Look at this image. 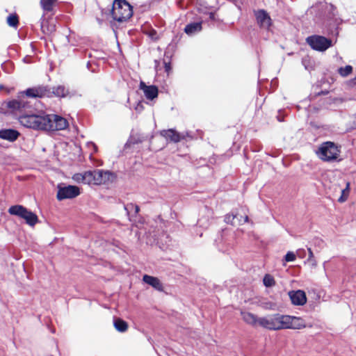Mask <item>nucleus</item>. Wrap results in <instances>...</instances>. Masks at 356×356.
<instances>
[{
    "label": "nucleus",
    "instance_id": "f257e3e1",
    "mask_svg": "<svg viewBox=\"0 0 356 356\" xmlns=\"http://www.w3.org/2000/svg\"><path fill=\"white\" fill-rule=\"evenodd\" d=\"M44 97H51V90L47 87L39 86L30 88L20 92L17 99L7 102L6 106L10 113L17 114L18 112H22L29 105L30 102L26 99V97L42 98Z\"/></svg>",
    "mask_w": 356,
    "mask_h": 356
},
{
    "label": "nucleus",
    "instance_id": "f03ea898",
    "mask_svg": "<svg viewBox=\"0 0 356 356\" xmlns=\"http://www.w3.org/2000/svg\"><path fill=\"white\" fill-rule=\"evenodd\" d=\"M29 105L25 108L22 112H18L17 114L12 113L19 118V121L22 125L25 127L33 129L44 130L47 129L49 124L47 119H45V115L38 111L37 113L31 111H27Z\"/></svg>",
    "mask_w": 356,
    "mask_h": 356
},
{
    "label": "nucleus",
    "instance_id": "7ed1b4c3",
    "mask_svg": "<svg viewBox=\"0 0 356 356\" xmlns=\"http://www.w3.org/2000/svg\"><path fill=\"white\" fill-rule=\"evenodd\" d=\"M290 318L288 315L275 314L266 317H260L258 325L270 330H279L290 327Z\"/></svg>",
    "mask_w": 356,
    "mask_h": 356
},
{
    "label": "nucleus",
    "instance_id": "20e7f679",
    "mask_svg": "<svg viewBox=\"0 0 356 356\" xmlns=\"http://www.w3.org/2000/svg\"><path fill=\"white\" fill-rule=\"evenodd\" d=\"M341 147L334 142L327 141L320 145L316 150V154L321 161L325 162H333L338 160Z\"/></svg>",
    "mask_w": 356,
    "mask_h": 356
},
{
    "label": "nucleus",
    "instance_id": "39448f33",
    "mask_svg": "<svg viewBox=\"0 0 356 356\" xmlns=\"http://www.w3.org/2000/svg\"><path fill=\"white\" fill-rule=\"evenodd\" d=\"M111 15L114 20L122 22L128 20L133 15L131 6L125 0H115Z\"/></svg>",
    "mask_w": 356,
    "mask_h": 356
},
{
    "label": "nucleus",
    "instance_id": "423d86ee",
    "mask_svg": "<svg viewBox=\"0 0 356 356\" xmlns=\"http://www.w3.org/2000/svg\"><path fill=\"white\" fill-rule=\"evenodd\" d=\"M8 213L10 215L18 216L25 220L26 223L29 226L33 227L38 222V218L35 213L28 210L22 205L11 206L8 209Z\"/></svg>",
    "mask_w": 356,
    "mask_h": 356
},
{
    "label": "nucleus",
    "instance_id": "0eeeda50",
    "mask_svg": "<svg viewBox=\"0 0 356 356\" xmlns=\"http://www.w3.org/2000/svg\"><path fill=\"white\" fill-rule=\"evenodd\" d=\"M306 42L312 49L318 51H325L334 44L331 39L319 35L307 37Z\"/></svg>",
    "mask_w": 356,
    "mask_h": 356
},
{
    "label": "nucleus",
    "instance_id": "6e6552de",
    "mask_svg": "<svg viewBox=\"0 0 356 356\" xmlns=\"http://www.w3.org/2000/svg\"><path fill=\"white\" fill-rule=\"evenodd\" d=\"M89 184H105L113 178V174L103 170H90Z\"/></svg>",
    "mask_w": 356,
    "mask_h": 356
},
{
    "label": "nucleus",
    "instance_id": "1a4fd4ad",
    "mask_svg": "<svg viewBox=\"0 0 356 356\" xmlns=\"http://www.w3.org/2000/svg\"><path fill=\"white\" fill-rule=\"evenodd\" d=\"M45 119L49 122V126L44 131H62L69 126L67 120L58 115H47Z\"/></svg>",
    "mask_w": 356,
    "mask_h": 356
},
{
    "label": "nucleus",
    "instance_id": "9d476101",
    "mask_svg": "<svg viewBox=\"0 0 356 356\" xmlns=\"http://www.w3.org/2000/svg\"><path fill=\"white\" fill-rule=\"evenodd\" d=\"M80 194V189L76 186H58L57 199L63 200L65 199H72Z\"/></svg>",
    "mask_w": 356,
    "mask_h": 356
},
{
    "label": "nucleus",
    "instance_id": "9b49d317",
    "mask_svg": "<svg viewBox=\"0 0 356 356\" xmlns=\"http://www.w3.org/2000/svg\"><path fill=\"white\" fill-rule=\"evenodd\" d=\"M255 17L257 22L261 28L268 29L271 26V19L265 10H259L256 11Z\"/></svg>",
    "mask_w": 356,
    "mask_h": 356
},
{
    "label": "nucleus",
    "instance_id": "f8f14e48",
    "mask_svg": "<svg viewBox=\"0 0 356 356\" xmlns=\"http://www.w3.org/2000/svg\"><path fill=\"white\" fill-rule=\"evenodd\" d=\"M289 296L294 305H304L307 302L306 294L302 290L289 291Z\"/></svg>",
    "mask_w": 356,
    "mask_h": 356
},
{
    "label": "nucleus",
    "instance_id": "ddd939ff",
    "mask_svg": "<svg viewBox=\"0 0 356 356\" xmlns=\"http://www.w3.org/2000/svg\"><path fill=\"white\" fill-rule=\"evenodd\" d=\"M140 89L143 90L145 97L149 100H153L158 96V88L155 86H147L144 82H140Z\"/></svg>",
    "mask_w": 356,
    "mask_h": 356
},
{
    "label": "nucleus",
    "instance_id": "4468645a",
    "mask_svg": "<svg viewBox=\"0 0 356 356\" xmlns=\"http://www.w3.org/2000/svg\"><path fill=\"white\" fill-rule=\"evenodd\" d=\"M241 315L247 324L253 327L258 325L259 318L257 315L249 312H241Z\"/></svg>",
    "mask_w": 356,
    "mask_h": 356
},
{
    "label": "nucleus",
    "instance_id": "2eb2a0df",
    "mask_svg": "<svg viewBox=\"0 0 356 356\" xmlns=\"http://www.w3.org/2000/svg\"><path fill=\"white\" fill-rule=\"evenodd\" d=\"M143 280L146 284L152 286L156 290H159V291L163 290L162 284H161V281L157 277L150 276L148 275H145L143 277Z\"/></svg>",
    "mask_w": 356,
    "mask_h": 356
},
{
    "label": "nucleus",
    "instance_id": "dca6fc26",
    "mask_svg": "<svg viewBox=\"0 0 356 356\" xmlns=\"http://www.w3.org/2000/svg\"><path fill=\"white\" fill-rule=\"evenodd\" d=\"M288 317L290 318L289 321L291 326L284 327V329H300L305 327L303 321L300 318L291 316H288Z\"/></svg>",
    "mask_w": 356,
    "mask_h": 356
},
{
    "label": "nucleus",
    "instance_id": "f3484780",
    "mask_svg": "<svg viewBox=\"0 0 356 356\" xmlns=\"http://www.w3.org/2000/svg\"><path fill=\"white\" fill-rule=\"evenodd\" d=\"M124 210L127 212V215L128 216L129 220L131 221V218L138 214L140 211V208L135 204L128 203L124 205Z\"/></svg>",
    "mask_w": 356,
    "mask_h": 356
},
{
    "label": "nucleus",
    "instance_id": "a211bd4d",
    "mask_svg": "<svg viewBox=\"0 0 356 356\" xmlns=\"http://www.w3.org/2000/svg\"><path fill=\"white\" fill-rule=\"evenodd\" d=\"M202 30L201 22H193L186 26L184 31L188 35H193Z\"/></svg>",
    "mask_w": 356,
    "mask_h": 356
},
{
    "label": "nucleus",
    "instance_id": "6ab92c4d",
    "mask_svg": "<svg viewBox=\"0 0 356 356\" xmlns=\"http://www.w3.org/2000/svg\"><path fill=\"white\" fill-rule=\"evenodd\" d=\"M68 94V89H67L63 86H58L56 87H54L53 88L52 91H51V97L52 96V95H54L56 97H65L67 96Z\"/></svg>",
    "mask_w": 356,
    "mask_h": 356
},
{
    "label": "nucleus",
    "instance_id": "aec40b11",
    "mask_svg": "<svg viewBox=\"0 0 356 356\" xmlns=\"http://www.w3.org/2000/svg\"><path fill=\"white\" fill-rule=\"evenodd\" d=\"M113 325L115 328L120 332H124L128 329V323L120 318H115L113 321Z\"/></svg>",
    "mask_w": 356,
    "mask_h": 356
},
{
    "label": "nucleus",
    "instance_id": "412c9836",
    "mask_svg": "<svg viewBox=\"0 0 356 356\" xmlns=\"http://www.w3.org/2000/svg\"><path fill=\"white\" fill-rule=\"evenodd\" d=\"M90 170L86 171L84 173H76L73 176L74 180L77 182H82L83 184H89L90 181Z\"/></svg>",
    "mask_w": 356,
    "mask_h": 356
},
{
    "label": "nucleus",
    "instance_id": "4be33fe9",
    "mask_svg": "<svg viewBox=\"0 0 356 356\" xmlns=\"http://www.w3.org/2000/svg\"><path fill=\"white\" fill-rule=\"evenodd\" d=\"M57 0H40V3L42 10L45 12H51L53 10Z\"/></svg>",
    "mask_w": 356,
    "mask_h": 356
},
{
    "label": "nucleus",
    "instance_id": "5701e85b",
    "mask_svg": "<svg viewBox=\"0 0 356 356\" xmlns=\"http://www.w3.org/2000/svg\"><path fill=\"white\" fill-rule=\"evenodd\" d=\"M139 136L140 135H131L127 142L126 143L124 147L127 149L134 146L136 144L141 143L143 140Z\"/></svg>",
    "mask_w": 356,
    "mask_h": 356
},
{
    "label": "nucleus",
    "instance_id": "b1692460",
    "mask_svg": "<svg viewBox=\"0 0 356 356\" xmlns=\"http://www.w3.org/2000/svg\"><path fill=\"white\" fill-rule=\"evenodd\" d=\"M7 23L11 27L16 28L18 25L19 20L16 14H11L7 17Z\"/></svg>",
    "mask_w": 356,
    "mask_h": 356
},
{
    "label": "nucleus",
    "instance_id": "393cba45",
    "mask_svg": "<svg viewBox=\"0 0 356 356\" xmlns=\"http://www.w3.org/2000/svg\"><path fill=\"white\" fill-rule=\"evenodd\" d=\"M263 282L264 286H266V287H271L275 285V281L274 277L269 274H266L264 275Z\"/></svg>",
    "mask_w": 356,
    "mask_h": 356
},
{
    "label": "nucleus",
    "instance_id": "a878e982",
    "mask_svg": "<svg viewBox=\"0 0 356 356\" xmlns=\"http://www.w3.org/2000/svg\"><path fill=\"white\" fill-rule=\"evenodd\" d=\"M161 136L165 137V138L168 143H169V142L178 143L181 139L184 138V136L183 135H161Z\"/></svg>",
    "mask_w": 356,
    "mask_h": 356
},
{
    "label": "nucleus",
    "instance_id": "bb28decb",
    "mask_svg": "<svg viewBox=\"0 0 356 356\" xmlns=\"http://www.w3.org/2000/svg\"><path fill=\"white\" fill-rule=\"evenodd\" d=\"M353 71V67L351 65H346L345 67H341L339 68L338 72L339 74L343 77H346L350 74Z\"/></svg>",
    "mask_w": 356,
    "mask_h": 356
},
{
    "label": "nucleus",
    "instance_id": "cd10ccee",
    "mask_svg": "<svg viewBox=\"0 0 356 356\" xmlns=\"http://www.w3.org/2000/svg\"><path fill=\"white\" fill-rule=\"evenodd\" d=\"M238 214L237 213H228L225 216V221L226 223H230L232 225H234V220L236 218H238Z\"/></svg>",
    "mask_w": 356,
    "mask_h": 356
},
{
    "label": "nucleus",
    "instance_id": "c85d7f7f",
    "mask_svg": "<svg viewBox=\"0 0 356 356\" xmlns=\"http://www.w3.org/2000/svg\"><path fill=\"white\" fill-rule=\"evenodd\" d=\"M19 136V135H0V139L13 143L17 139Z\"/></svg>",
    "mask_w": 356,
    "mask_h": 356
},
{
    "label": "nucleus",
    "instance_id": "c756f323",
    "mask_svg": "<svg viewBox=\"0 0 356 356\" xmlns=\"http://www.w3.org/2000/svg\"><path fill=\"white\" fill-rule=\"evenodd\" d=\"M310 124H311L312 127H314V128H316V130H317L318 131L322 132V131H329L328 127L324 126V125L320 126L318 123H316L315 122H311Z\"/></svg>",
    "mask_w": 356,
    "mask_h": 356
},
{
    "label": "nucleus",
    "instance_id": "7c9ffc66",
    "mask_svg": "<svg viewBox=\"0 0 356 356\" xmlns=\"http://www.w3.org/2000/svg\"><path fill=\"white\" fill-rule=\"evenodd\" d=\"M261 305L262 307L264 308L265 309L273 310L275 309L276 307V304L270 301L262 302Z\"/></svg>",
    "mask_w": 356,
    "mask_h": 356
},
{
    "label": "nucleus",
    "instance_id": "2f4dec72",
    "mask_svg": "<svg viewBox=\"0 0 356 356\" xmlns=\"http://www.w3.org/2000/svg\"><path fill=\"white\" fill-rule=\"evenodd\" d=\"M296 258V254L293 252H288L284 257V259L287 262L293 261Z\"/></svg>",
    "mask_w": 356,
    "mask_h": 356
},
{
    "label": "nucleus",
    "instance_id": "473e14b6",
    "mask_svg": "<svg viewBox=\"0 0 356 356\" xmlns=\"http://www.w3.org/2000/svg\"><path fill=\"white\" fill-rule=\"evenodd\" d=\"M134 108L136 112L140 113L144 109L143 102H137Z\"/></svg>",
    "mask_w": 356,
    "mask_h": 356
},
{
    "label": "nucleus",
    "instance_id": "72a5a7b5",
    "mask_svg": "<svg viewBox=\"0 0 356 356\" xmlns=\"http://www.w3.org/2000/svg\"><path fill=\"white\" fill-rule=\"evenodd\" d=\"M0 134H19L17 131L12 129H1L0 130Z\"/></svg>",
    "mask_w": 356,
    "mask_h": 356
},
{
    "label": "nucleus",
    "instance_id": "f704fd0d",
    "mask_svg": "<svg viewBox=\"0 0 356 356\" xmlns=\"http://www.w3.org/2000/svg\"><path fill=\"white\" fill-rule=\"evenodd\" d=\"M237 219L238 220V223L241 225L248 222L249 220V218L247 215H245L243 218L241 216V218H238Z\"/></svg>",
    "mask_w": 356,
    "mask_h": 356
},
{
    "label": "nucleus",
    "instance_id": "c9c22d12",
    "mask_svg": "<svg viewBox=\"0 0 356 356\" xmlns=\"http://www.w3.org/2000/svg\"><path fill=\"white\" fill-rule=\"evenodd\" d=\"M308 251H309V260L315 261L314 259V254H313V252L311 250V248H308Z\"/></svg>",
    "mask_w": 356,
    "mask_h": 356
},
{
    "label": "nucleus",
    "instance_id": "e433bc0d",
    "mask_svg": "<svg viewBox=\"0 0 356 356\" xmlns=\"http://www.w3.org/2000/svg\"><path fill=\"white\" fill-rule=\"evenodd\" d=\"M348 187H349V184L348 183V184H347L346 188V189H343V190H342V195H344L346 191H347V193H348V192H349Z\"/></svg>",
    "mask_w": 356,
    "mask_h": 356
},
{
    "label": "nucleus",
    "instance_id": "4c0bfd02",
    "mask_svg": "<svg viewBox=\"0 0 356 356\" xmlns=\"http://www.w3.org/2000/svg\"><path fill=\"white\" fill-rule=\"evenodd\" d=\"M346 200V197H344L343 195H341V196L339 198L338 201L340 202H343Z\"/></svg>",
    "mask_w": 356,
    "mask_h": 356
},
{
    "label": "nucleus",
    "instance_id": "58836bf2",
    "mask_svg": "<svg viewBox=\"0 0 356 356\" xmlns=\"http://www.w3.org/2000/svg\"><path fill=\"white\" fill-rule=\"evenodd\" d=\"M0 147L8 148L9 145L7 143H0Z\"/></svg>",
    "mask_w": 356,
    "mask_h": 356
},
{
    "label": "nucleus",
    "instance_id": "ea45409f",
    "mask_svg": "<svg viewBox=\"0 0 356 356\" xmlns=\"http://www.w3.org/2000/svg\"><path fill=\"white\" fill-rule=\"evenodd\" d=\"M165 71L168 72L170 70V65L168 63H165Z\"/></svg>",
    "mask_w": 356,
    "mask_h": 356
},
{
    "label": "nucleus",
    "instance_id": "a19ab883",
    "mask_svg": "<svg viewBox=\"0 0 356 356\" xmlns=\"http://www.w3.org/2000/svg\"><path fill=\"white\" fill-rule=\"evenodd\" d=\"M89 144H91L93 146L95 152L97 151V145L95 143L91 142Z\"/></svg>",
    "mask_w": 356,
    "mask_h": 356
},
{
    "label": "nucleus",
    "instance_id": "79ce46f5",
    "mask_svg": "<svg viewBox=\"0 0 356 356\" xmlns=\"http://www.w3.org/2000/svg\"><path fill=\"white\" fill-rule=\"evenodd\" d=\"M41 29H42V31H43L44 33H45V32H46V31H45V29H44V25L43 24V23H42V24H41Z\"/></svg>",
    "mask_w": 356,
    "mask_h": 356
},
{
    "label": "nucleus",
    "instance_id": "37998d69",
    "mask_svg": "<svg viewBox=\"0 0 356 356\" xmlns=\"http://www.w3.org/2000/svg\"><path fill=\"white\" fill-rule=\"evenodd\" d=\"M54 30V26H52L50 29H47V31H48V32H51V31H53Z\"/></svg>",
    "mask_w": 356,
    "mask_h": 356
},
{
    "label": "nucleus",
    "instance_id": "c03bdc74",
    "mask_svg": "<svg viewBox=\"0 0 356 356\" xmlns=\"http://www.w3.org/2000/svg\"><path fill=\"white\" fill-rule=\"evenodd\" d=\"M277 120H278V121H280V122L283 121V118H282L280 115H278V116H277Z\"/></svg>",
    "mask_w": 356,
    "mask_h": 356
},
{
    "label": "nucleus",
    "instance_id": "a18cd8bd",
    "mask_svg": "<svg viewBox=\"0 0 356 356\" xmlns=\"http://www.w3.org/2000/svg\"><path fill=\"white\" fill-rule=\"evenodd\" d=\"M168 131L170 132V134H176L174 129H169Z\"/></svg>",
    "mask_w": 356,
    "mask_h": 356
},
{
    "label": "nucleus",
    "instance_id": "49530a36",
    "mask_svg": "<svg viewBox=\"0 0 356 356\" xmlns=\"http://www.w3.org/2000/svg\"><path fill=\"white\" fill-rule=\"evenodd\" d=\"M354 81H355V83H356V77L355 78Z\"/></svg>",
    "mask_w": 356,
    "mask_h": 356
}]
</instances>
